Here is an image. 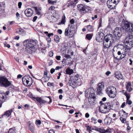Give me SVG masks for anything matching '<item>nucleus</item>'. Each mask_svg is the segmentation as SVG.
I'll return each mask as SVG.
<instances>
[{
  "label": "nucleus",
  "instance_id": "1",
  "mask_svg": "<svg viewBox=\"0 0 133 133\" xmlns=\"http://www.w3.org/2000/svg\"><path fill=\"white\" fill-rule=\"evenodd\" d=\"M125 46L117 52L118 55L121 58H124L127 55L129 56L131 55L130 49L133 47V42L125 43Z\"/></svg>",
  "mask_w": 133,
  "mask_h": 133
},
{
  "label": "nucleus",
  "instance_id": "2",
  "mask_svg": "<svg viewBox=\"0 0 133 133\" xmlns=\"http://www.w3.org/2000/svg\"><path fill=\"white\" fill-rule=\"evenodd\" d=\"M37 41L28 39L25 41V54H31L35 48Z\"/></svg>",
  "mask_w": 133,
  "mask_h": 133
},
{
  "label": "nucleus",
  "instance_id": "3",
  "mask_svg": "<svg viewBox=\"0 0 133 133\" xmlns=\"http://www.w3.org/2000/svg\"><path fill=\"white\" fill-rule=\"evenodd\" d=\"M99 103L101 105L99 107V110L101 112L105 113L109 112L111 107L110 103L108 102L104 104L101 101Z\"/></svg>",
  "mask_w": 133,
  "mask_h": 133
},
{
  "label": "nucleus",
  "instance_id": "4",
  "mask_svg": "<svg viewBox=\"0 0 133 133\" xmlns=\"http://www.w3.org/2000/svg\"><path fill=\"white\" fill-rule=\"evenodd\" d=\"M76 33V31L75 28H73V26L69 24L68 27L65 29L64 34L65 36L71 38Z\"/></svg>",
  "mask_w": 133,
  "mask_h": 133
},
{
  "label": "nucleus",
  "instance_id": "5",
  "mask_svg": "<svg viewBox=\"0 0 133 133\" xmlns=\"http://www.w3.org/2000/svg\"><path fill=\"white\" fill-rule=\"evenodd\" d=\"M106 92L110 97L114 98L115 97L117 94V90L116 88L110 86L107 87L106 89Z\"/></svg>",
  "mask_w": 133,
  "mask_h": 133
},
{
  "label": "nucleus",
  "instance_id": "6",
  "mask_svg": "<svg viewBox=\"0 0 133 133\" xmlns=\"http://www.w3.org/2000/svg\"><path fill=\"white\" fill-rule=\"evenodd\" d=\"M123 28L127 32H131L133 31V24L127 21L122 22Z\"/></svg>",
  "mask_w": 133,
  "mask_h": 133
},
{
  "label": "nucleus",
  "instance_id": "7",
  "mask_svg": "<svg viewBox=\"0 0 133 133\" xmlns=\"http://www.w3.org/2000/svg\"><path fill=\"white\" fill-rule=\"evenodd\" d=\"M11 81L8 80V79L5 76L0 77V86L5 87L12 85Z\"/></svg>",
  "mask_w": 133,
  "mask_h": 133
},
{
  "label": "nucleus",
  "instance_id": "8",
  "mask_svg": "<svg viewBox=\"0 0 133 133\" xmlns=\"http://www.w3.org/2000/svg\"><path fill=\"white\" fill-rule=\"evenodd\" d=\"M94 90L93 88L89 89L86 90L85 91V96L90 98L92 101H95V94L94 93Z\"/></svg>",
  "mask_w": 133,
  "mask_h": 133
},
{
  "label": "nucleus",
  "instance_id": "9",
  "mask_svg": "<svg viewBox=\"0 0 133 133\" xmlns=\"http://www.w3.org/2000/svg\"><path fill=\"white\" fill-rule=\"evenodd\" d=\"M79 77V75H77L71 78L69 83L71 86L74 85L76 83H78L80 82V79Z\"/></svg>",
  "mask_w": 133,
  "mask_h": 133
},
{
  "label": "nucleus",
  "instance_id": "10",
  "mask_svg": "<svg viewBox=\"0 0 133 133\" xmlns=\"http://www.w3.org/2000/svg\"><path fill=\"white\" fill-rule=\"evenodd\" d=\"M78 9L83 15H84L86 13V9L88 8V6L83 4H79L77 5Z\"/></svg>",
  "mask_w": 133,
  "mask_h": 133
},
{
  "label": "nucleus",
  "instance_id": "11",
  "mask_svg": "<svg viewBox=\"0 0 133 133\" xmlns=\"http://www.w3.org/2000/svg\"><path fill=\"white\" fill-rule=\"evenodd\" d=\"M114 34L117 38L119 39L122 36V33L121 29L118 27H117L114 30Z\"/></svg>",
  "mask_w": 133,
  "mask_h": 133
},
{
  "label": "nucleus",
  "instance_id": "12",
  "mask_svg": "<svg viewBox=\"0 0 133 133\" xmlns=\"http://www.w3.org/2000/svg\"><path fill=\"white\" fill-rule=\"evenodd\" d=\"M104 38V34L102 32H98L96 35V39L97 41L99 42L103 40Z\"/></svg>",
  "mask_w": 133,
  "mask_h": 133
},
{
  "label": "nucleus",
  "instance_id": "13",
  "mask_svg": "<svg viewBox=\"0 0 133 133\" xmlns=\"http://www.w3.org/2000/svg\"><path fill=\"white\" fill-rule=\"evenodd\" d=\"M104 85L102 83H99L98 85V87L97 88V94L99 95H102L103 94L102 90L103 89Z\"/></svg>",
  "mask_w": 133,
  "mask_h": 133
},
{
  "label": "nucleus",
  "instance_id": "14",
  "mask_svg": "<svg viewBox=\"0 0 133 133\" xmlns=\"http://www.w3.org/2000/svg\"><path fill=\"white\" fill-rule=\"evenodd\" d=\"M105 40L112 43L114 42V39L113 36L111 34H109L106 35L104 37Z\"/></svg>",
  "mask_w": 133,
  "mask_h": 133
},
{
  "label": "nucleus",
  "instance_id": "15",
  "mask_svg": "<svg viewBox=\"0 0 133 133\" xmlns=\"http://www.w3.org/2000/svg\"><path fill=\"white\" fill-rule=\"evenodd\" d=\"M113 43L104 40L103 43V46L104 48H108L110 47Z\"/></svg>",
  "mask_w": 133,
  "mask_h": 133
},
{
  "label": "nucleus",
  "instance_id": "16",
  "mask_svg": "<svg viewBox=\"0 0 133 133\" xmlns=\"http://www.w3.org/2000/svg\"><path fill=\"white\" fill-rule=\"evenodd\" d=\"M27 12L25 13L26 16L28 17H30L33 14V11L31 9H28L25 10V11Z\"/></svg>",
  "mask_w": 133,
  "mask_h": 133
},
{
  "label": "nucleus",
  "instance_id": "17",
  "mask_svg": "<svg viewBox=\"0 0 133 133\" xmlns=\"http://www.w3.org/2000/svg\"><path fill=\"white\" fill-rule=\"evenodd\" d=\"M34 99H35L34 100V101H37L38 103L40 104H42L43 103H45L46 102V101L43 100L40 97H35Z\"/></svg>",
  "mask_w": 133,
  "mask_h": 133
},
{
  "label": "nucleus",
  "instance_id": "18",
  "mask_svg": "<svg viewBox=\"0 0 133 133\" xmlns=\"http://www.w3.org/2000/svg\"><path fill=\"white\" fill-rule=\"evenodd\" d=\"M107 4L108 7L110 9H112L114 8L115 6L113 5L112 0H108L107 2Z\"/></svg>",
  "mask_w": 133,
  "mask_h": 133
},
{
  "label": "nucleus",
  "instance_id": "19",
  "mask_svg": "<svg viewBox=\"0 0 133 133\" xmlns=\"http://www.w3.org/2000/svg\"><path fill=\"white\" fill-rule=\"evenodd\" d=\"M5 94L4 93H0V101H1L2 103H3L6 99V97H5Z\"/></svg>",
  "mask_w": 133,
  "mask_h": 133
},
{
  "label": "nucleus",
  "instance_id": "20",
  "mask_svg": "<svg viewBox=\"0 0 133 133\" xmlns=\"http://www.w3.org/2000/svg\"><path fill=\"white\" fill-rule=\"evenodd\" d=\"M125 43L133 42V37L132 36H129L127 37L125 41Z\"/></svg>",
  "mask_w": 133,
  "mask_h": 133
},
{
  "label": "nucleus",
  "instance_id": "21",
  "mask_svg": "<svg viewBox=\"0 0 133 133\" xmlns=\"http://www.w3.org/2000/svg\"><path fill=\"white\" fill-rule=\"evenodd\" d=\"M119 114L120 117H122L124 118L127 117L128 114V113H126L123 110L120 111L119 112Z\"/></svg>",
  "mask_w": 133,
  "mask_h": 133
},
{
  "label": "nucleus",
  "instance_id": "22",
  "mask_svg": "<svg viewBox=\"0 0 133 133\" xmlns=\"http://www.w3.org/2000/svg\"><path fill=\"white\" fill-rule=\"evenodd\" d=\"M126 89L129 92H130L132 90L131 87V82H128L126 86Z\"/></svg>",
  "mask_w": 133,
  "mask_h": 133
},
{
  "label": "nucleus",
  "instance_id": "23",
  "mask_svg": "<svg viewBox=\"0 0 133 133\" xmlns=\"http://www.w3.org/2000/svg\"><path fill=\"white\" fill-rule=\"evenodd\" d=\"M112 121V119L109 117H107L104 119V123L106 124H109Z\"/></svg>",
  "mask_w": 133,
  "mask_h": 133
},
{
  "label": "nucleus",
  "instance_id": "24",
  "mask_svg": "<svg viewBox=\"0 0 133 133\" xmlns=\"http://www.w3.org/2000/svg\"><path fill=\"white\" fill-rule=\"evenodd\" d=\"M115 75L116 78L118 79H121L122 77V74L118 72H116L115 73Z\"/></svg>",
  "mask_w": 133,
  "mask_h": 133
},
{
  "label": "nucleus",
  "instance_id": "25",
  "mask_svg": "<svg viewBox=\"0 0 133 133\" xmlns=\"http://www.w3.org/2000/svg\"><path fill=\"white\" fill-rule=\"evenodd\" d=\"M11 114V111L9 110L6 111L5 113L2 116V118H3L4 117H5L6 118H8L9 116Z\"/></svg>",
  "mask_w": 133,
  "mask_h": 133
},
{
  "label": "nucleus",
  "instance_id": "26",
  "mask_svg": "<svg viewBox=\"0 0 133 133\" xmlns=\"http://www.w3.org/2000/svg\"><path fill=\"white\" fill-rule=\"evenodd\" d=\"M65 71L66 74L70 75L73 73V70L69 68H68L66 69Z\"/></svg>",
  "mask_w": 133,
  "mask_h": 133
},
{
  "label": "nucleus",
  "instance_id": "27",
  "mask_svg": "<svg viewBox=\"0 0 133 133\" xmlns=\"http://www.w3.org/2000/svg\"><path fill=\"white\" fill-rule=\"evenodd\" d=\"M29 123V129L33 133L34 132L33 125L32 124L30 123V122Z\"/></svg>",
  "mask_w": 133,
  "mask_h": 133
},
{
  "label": "nucleus",
  "instance_id": "28",
  "mask_svg": "<svg viewBox=\"0 0 133 133\" xmlns=\"http://www.w3.org/2000/svg\"><path fill=\"white\" fill-rule=\"evenodd\" d=\"M96 130L101 133H105L107 132L106 130H105L102 128H98Z\"/></svg>",
  "mask_w": 133,
  "mask_h": 133
},
{
  "label": "nucleus",
  "instance_id": "29",
  "mask_svg": "<svg viewBox=\"0 0 133 133\" xmlns=\"http://www.w3.org/2000/svg\"><path fill=\"white\" fill-rule=\"evenodd\" d=\"M29 80H26V83L27 84L26 87L30 86L32 84V82H31V77L30 78V79H29Z\"/></svg>",
  "mask_w": 133,
  "mask_h": 133
},
{
  "label": "nucleus",
  "instance_id": "30",
  "mask_svg": "<svg viewBox=\"0 0 133 133\" xmlns=\"http://www.w3.org/2000/svg\"><path fill=\"white\" fill-rule=\"evenodd\" d=\"M87 30L89 32H92L94 31L93 27L90 25H88L87 26Z\"/></svg>",
  "mask_w": 133,
  "mask_h": 133
},
{
  "label": "nucleus",
  "instance_id": "31",
  "mask_svg": "<svg viewBox=\"0 0 133 133\" xmlns=\"http://www.w3.org/2000/svg\"><path fill=\"white\" fill-rule=\"evenodd\" d=\"M49 79V78L48 77H44L42 78L41 79V81L43 82H47Z\"/></svg>",
  "mask_w": 133,
  "mask_h": 133
},
{
  "label": "nucleus",
  "instance_id": "32",
  "mask_svg": "<svg viewBox=\"0 0 133 133\" xmlns=\"http://www.w3.org/2000/svg\"><path fill=\"white\" fill-rule=\"evenodd\" d=\"M54 40L56 42H59V36L57 35H55L54 36Z\"/></svg>",
  "mask_w": 133,
  "mask_h": 133
},
{
  "label": "nucleus",
  "instance_id": "33",
  "mask_svg": "<svg viewBox=\"0 0 133 133\" xmlns=\"http://www.w3.org/2000/svg\"><path fill=\"white\" fill-rule=\"evenodd\" d=\"M16 32H18V34L20 35H24V33L23 30L22 29H19L18 32L17 31H16Z\"/></svg>",
  "mask_w": 133,
  "mask_h": 133
},
{
  "label": "nucleus",
  "instance_id": "34",
  "mask_svg": "<svg viewBox=\"0 0 133 133\" xmlns=\"http://www.w3.org/2000/svg\"><path fill=\"white\" fill-rule=\"evenodd\" d=\"M92 35L91 34H87L86 35V37L88 40H90L91 38Z\"/></svg>",
  "mask_w": 133,
  "mask_h": 133
},
{
  "label": "nucleus",
  "instance_id": "35",
  "mask_svg": "<svg viewBox=\"0 0 133 133\" xmlns=\"http://www.w3.org/2000/svg\"><path fill=\"white\" fill-rule=\"evenodd\" d=\"M48 2L49 3L51 4H54L57 2L56 1H52V0H48Z\"/></svg>",
  "mask_w": 133,
  "mask_h": 133
},
{
  "label": "nucleus",
  "instance_id": "36",
  "mask_svg": "<svg viewBox=\"0 0 133 133\" xmlns=\"http://www.w3.org/2000/svg\"><path fill=\"white\" fill-rule=\"evenodd\" d=\"M120 120L123 123H125L126 122V119L124 118L121 117L120 118Z\"/></svg>",
  "mask_w": 133,
  "mask_h": 133
},
{
  "label": "nucleus",
  "instance_id": "37",
  "mask_svg": "<svg viewBox=\"0 0 133 133\" xmlns=\"http://www.w3.org/2000/svg\"><path fill=\"white\" fill-rule=\"evenodd\" d=\"M65 22V16L62 17V21L61 23L62 24H64Z\"/></svg>",
  "mask_w": 133,
  "mask_h": 133
},
{
  "label": "nucleus",
  "instance_id": "38",
  "mask_svg": "<svg viewBox=\"0 0 133 133\" xmlns=\"http://www.w3.org/2000/svg\"><path fill=\"white\" fill-rule=\"evenodd\" d=\"M27 96L31 98L32 99H34L35 98L33 96L32 93L30 92L29 94H28L27 95Z\"/></svg>",
  "mask_w": 133,
  "mask_h": 133
},
{
  "label": "nucleus",
  "instance_id": "39",
  "mask_svg": "<svg viewBox=\"0 0 133 133\" xmlns=\"http://www.w3.org/2000/svg\"><path fill=\"white\" fill-rule=\"evenodd\" d=\"M124 94L126 96L127 100L129 99L130 98V96L129 95V94L127 92H125Z\"/></svg>",
  "mask_w": 133,
  "mask_h": 133
},
{
  "label": "nucleus",
  "instance_id": "40",
  "mask_svg": "<svg viewBox=\"0 0 133 133\" xmlns=\"http://www.w3.org/2000/svg\"><path fill=\"white\" fill-rule=\"evenodd\" d=\"M35 12L36 14L38 15H40L41 14L39 10L36 7H35Z\"/></svg>",
  "mask_w": 133,
  "mask_h": 133
},
{
  "label": "nucleus",
  "instance_id": "41",
  "mask_svg": "<svg viewBox=\"0 0 133 133\" xmlns=\"http://www.w3.org/2000/svg\"><path fill=\"white\" fill-rule=\"evenodd\" d=\"M4 12V10L2 9L1 7H0V15H2Z\"/></svg>",
  "mask_w": 133,
  "mask_h": 133
},
{
  "label": "nucleus",
  "instance_id": "42",
  "mask_svg": "<svg viewBox=\"0 0 133 133\" xmlns=\"http://www.w3.org/2000/svg\"><path fill=\"white\" fill-rule=\"evenodd\" d=\"M78 0H72L71 3L72 4H76L78 2Z\"/></svg>",
  "mask_w": 133,
  "mask_h": 133
},
{
  "label": "nucleus",
  "instance_id": "43",
  "mask_svg": "<svg viewBox=\"0 0 133 133\" xmlns=\"http://www.w3.org/2000/svg\"><path fill=\"white\" fill-rule=\"evenodd\" d=\"M15 132L14 130L12 128L10 129L8 133H15Z\"/></svg>",
  "mask_w": 133,
  "mask_h": 133
},
{
  "label": "nucleus",
  "instance_id": "44",
  "mask_svg": "<svg viewBox=\"0 0 133 133\" xmlns=\"http://www.w3.org/2000/svg\"><path fill=\"white\" fill-rule=\"evenodd\" d=\"M74 20L73 19H72L70 21V24H71V25L73 26V28H74V25H73L72 24L74 23Z\"/></svg>",
  "mask_w": 133,
  "mask_h": 133
},
{
  "label": "nucleus",
  "instance_id": "45",
  "mask_svg": "<svg viewBox=\"0 0 133 133\" xmlns=\"http://www.w3.org/2000/svg\"><path fill=\"white\" fill-rule=\"evenodd\" d=\"M35 123L37 125H40L41 124V122L40 120H36Z\"/></svg>",
  "mask_w": 133,
  "mask_h": 133
},
{
  "label": "nucleus",
  "instance_id": "46",
  "mask_svg": "<svg viewBox=\"0 0 133 133\" xmlns=\"http://www.w3.org/2000/svg\"><path fill=\"white\" fill-rule=\"evenodd\" d=\"M54 85V83H51L49 82L47 83L48 85L50 87L53 86Z\"/></svg>",
  "mask_w": 133,
  "mask_h": 133
},
{
  "label": "nucleus",
  "instance_id": "47",
  "mask_svg": "<svg viewBox=\"0 0 133 133\" xmlns=\"http://www.w3.org/2000/svg\"><path fill=\"white\" fill-rule=\"evenodd\" d=\"M116 54V52L114 50V49L113 50V52H112V54L114 56V57L117 58V57L116 56V55H115V54Z\"/></svg>",
  "mask_w": 133,
  "mask_h": 133
},
{
  "label": "nucleus",
  "instance_id": "48",
  "mask_svg": "<svg viewBox=\"0 0 133 133\" xmlns=\"http://www.w3.org/2000/svg\"><path fill=\"white\" fill-rule=\"evenodd\" d=\"M127 103L129 105H130L132 103V102L130 100L127 99Z\"/></svg>",
  "mask_w": 133,
  "mask_h": 133
},
{
  "label": "nucleus",
  "instance_id": "49",
  "mask_svg": "<svg viewBox=\"0 0 133 133\" xmlns=\"http://www.w3.org/2000/svg\"><path fill=\"white\" fill-rule=\"evenodd\" d=\"M49 56L50 57H51L53 56V53L52 51H50L49 52Z\"/></svg>",
  "mask_w": 133,
  "mask_h": 133
},
{
  "label": "nucleus",
  "instance_id": "50",
  "mask_svg": "<svg viewBox=\"0 0 133 133\" xmlns=\"http://www.w3.org/2000/svg\"><path fill=\"white\" fill-rule=\"evenodd\" d=\"M55 9V7L54 6H51L49 8V10H54Z\"/></svg>",
  "mask_w": 133,
  "mask_h": 133
},
{
  "label": "nucleus",
  "instance_id": "51",
  "mask_svg": "<svg viewBox=\"0 0 133 133\" xmlns=\"http://www.w3.org/2000/svg\"><path fill=\"white\" fill-rule=\"evenodd\" d=\"M37 16H34V17L33 18L32 20V21H33V22H35L36 21L37 19Z\"/></svg>",
  "mask_w": 133,
  "mask_h": 133
},
{
  "label": "nucleus",
  "instance_id": "52",
  "mask_svg": "<svg viewBox=\"0 0 133 133\" xmlns=\"http://www.w3.org/2000/svg\"><path fill=\"white\" fill-rule=\"evenodd\" d=\"M22 5V3L21 2H20L18 3V6L19 8L20 9L21 8Z\"/></svg>",
  "mask_w": 133,
  "mask_h": 133
},
{
  "label": "nucleus",
  "instance_id": "53",
  "mask_svg": "<svg viewBox=\"0 0 133 133\" xmlns=\"http://www.w3.org/2000/svg\"><path fill=\"white\" fill-rule=\"evenodd\" d=\"M64 57L67 58H70V55L66 54L64 56Z\"/></svg>",
  "mask_w": 133,
  "mask_h": 133
},
{
  "label": "nucleus",
  "instance_id": "54",
  "mask_svg": "<svg viewBox=\"0 0 133 133\" xmlns=\"http://www.w3.org/2000/svg\"><path fill=\"white\" fill-rule=\"evenodd\" d=\"M46 36H48L49 37H50L51 36H52L53 35V34L52 33H50L48 34V35H46Z\"/></svg>",
  "mask_w": 133,
  "mask_h": 133
},
{
  "label": "nucleus",
  "instance_id": "55",
  "mask_svg": "<svg viewBox=\"0 0 133 133\" xmlns=\"http://www.w3.org/2000/svg\"><path fill=\"white\" fill-rule=\"evenodd\" d=\"M61 58V57L59 56H57L56 57V59L58 60H60Z\"/></svg>",
  "mask_w": 133,
  "mask_h": 133
},
{
  "label": "nucleus",
  "instance_id": "56",
  "mask_svg": "<svg viewBox=\"0 0 133 133\" xmlns=\"http://www.w3.org/2000/svg\"><path fill=\"white\" fill-rule=\"evenodd\" d=\"M49 133H55L53 129H51L49 130Z\"/></svg>",
  "mask_w": 133,
  "mask_h": 133
},
{
  "label": "nucleus",
  "instance_id": "57",
  "mask_svg": "<svg viewBox=\"0 0 133 133\" xmlns=\"http://www.w3.org/2000/svg\"><path fill=\"white\" fill-rule=\"evenodd\" d=\"M57 32L60 34L62 33V31L61 29H58L57 30Z\"/></svg>",
  "mask_w": 133,
  "mask_h": 133
},
{
  "label": "nucleus",
  "instance_id": "58",
  "mask_svg": "<svg viewBox=\"0 0 133 133\" xmlns=\"http://www.w3.org/2000/svg\"><path fill=\"white\" fill-rule=\"evenodd\" d=\"M55 69L53 68H52L50 70V72L51 74H53L55 71Z\"/></svg>",
  "mask_w": 133,
  "mask_h": 133
},
{
  "label": "nucleus",
  "instance_id": "59",
  "mask_svg": "<svg viewBox=\"0 0 133 133\" xmlns=\"http://www.w3.org/2000/svg\"><path fill=\"white\" fill-rule=\"evenodd\" d=\"M111 74V72L109 71H107L106 73L105 74L107 75L108 76L109 75Z\"/></svg>",
  "mask_w": 133,
  "mask_h": 133
},
{
  "label": "nucleus",
  "instance_id": "60",
  "mask_svg": "<svg viewBox=\"0 0 133 133\" xmlns=\"http://www.w3.org/2000/svg\"><path fill=\"white\" fill-rule=\"evenodd\" d=\"M125 102H123L122 104L121 107L122 108H123L124 107V106L125 105Z\"/></svg>",
  "mask_w": 133,
  "mask_h": 133
},
{
  "label": "nucleus",
  "instance_id": "61",
  "mask_svg": "<svg viewBox=\"0 0 133 133\" xmlns=\"http://www.w3.org/2000/svg\"><path fill=\"white\" fill-rule=\"evenodd\" d=\"M74 110L73 109H71L69 111V112L70 114H72L74 112Z\"/></svg>",
  "mask_w": 133,
  "mask_h": 133
},
{
  "label": "nucleus",
  "instance_id": "62",
  "mask_svg": "<svg viewBox=\"0 0 133 133\" xmlns=\"http://www.w3.org/2000/svg\"><path fill=\"white\" fill-rule=\"evenodd\" d=\"M89 115L88 113H86L85 114V117L86 118H88L89 117Z\"/></svg>",
  "mask_w": 133,
  "mask_h": 133
},
{
  "label": "nucleus",
  "instance_id": "63",
  "mask_svg": "<svg viewBox=\"0 0 133 133\" xmlns=\"http://www.w3.org/2000/svg\"><path fill=\"white\" fill-rule=\"evenodd\" d=\"M14 38L15 39H17L18 40L19 39V36H16L15 37H14Z\"/></svg>",
  "mask_w": 133,
  "mask_h": 133
},
{
  "label": "nucleus",
  "instance_id": "64",
  "mask_svg": "<svg viewBox=\"0 0 133 133\" xmlns=\"http://www.w3.org/2000/svg\"><path fill=\"white\" fill-rule=\"evenodd\" d=\"M58 92L59 93L62 94L63 93V90L62 89H60L58 90Z\"/></svg>",
  "mask_w": 133,
  "mask_h": 133
}]
</instances>
